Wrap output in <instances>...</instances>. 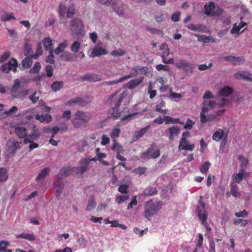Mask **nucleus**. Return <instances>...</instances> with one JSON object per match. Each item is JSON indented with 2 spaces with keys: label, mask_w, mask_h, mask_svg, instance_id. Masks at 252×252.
Here are the masks:
<instances>
[{
  "label": "nucleus",
  "mask_w": 252,
  "mask_h": 252,
  "mask_svg": "<svg viewBox=\"0 0 252 252\" xmlns=\"http://www.w3.org/2000/svg\"><path fill=\"white\" fill-rule=\"evenodd\" d=\"M127 95V93L124 91L119 94V91H116L111 96H110L106 100L107 104L111 105L114 103L115 107L110 110L111 116L114 119H117L121 117V113L119 111V107L123 100Z\"/></svg>",
  "instance_id": "obj_1"
},
{
  "label": "nucleus",
  "mask_w": 252,
  "mask_h": 252,
  "mask_svg": "<svg viewBox=\"0 0 252 252\" xmlns=\"http://www.w3.org/2000/svg\"><path fill=\"white\" fill-rule=\"evenodd\" d=\"M91 115L90 113L85 112L82 111H77L71 120L72 125L74 128H79L86 126L90 121Z\"/></svg>",
  "instance_id": "obj_2"
},
{
  "label": "nucleus",
  "mask_w": 252,
  "mask_h": 252,
  "mask_svg": "<svg viewBox=\"0 0 252 252\" xmlns=\"http://www.w3.org/2000/svg\"><path fill=\"white\" fill-rule=\"evenodd\" d=\"M216 104V102L212 100H204L203 102L202 111L200 113V122L201 123L204 124L207 122L212 121L217 118L216 115H206V114L208 112L209 109L214 108Z\"/></svg>",
  "instance_id": "obj_3"
},
{
  "label": "nucleus",
  "mask_w": 252,
  "mask_h": 252,
  "mask_svg": "<svg viewBox=\"0 0 252 252\" xmlns=\"http://www.w3.org/2000/svg\"><path fill=\"white\" fill-rule=\"evenodd\" d=\"M162 203L161 202H154L152 200L146 201L144 204V216L148 220L154 215L156 214L161 208Z\"/></svg>",
  "instance_id": "obj_4"
},
{
  "label": "nucleus",
  "mask_w": 252,
  "mask_h": 252,
  "mask_svg": "<svg viewBox=\"0 0 252 252\" xmlns=\"http://www.w3.org/2000/svg\"><path fill=\"white\" fill-rule=\"evenodd\" d=\"M199 204L197 206L196 212L201 221V223L205 226L208 231H211V228L206 222L208 217V213L205 209V204L202 201V196H200L198 201Z\"/></svg>",
  "instance_id": "obj_5"
},
{
  "label": "nucleus",
  "mask_w": 252,
  "mask_h": 252,
  "mask_svg": "<svg viewBox=\"0 0 252 252\" xmlns=\"http://www.w3.org/2000/svg\"><path fill=\"white\" fill-rule=\"evenodd\" d=\"M84 26L83 21L79 18H75L70 22V30L77 36L83 32Z\"/></svg>",
  "instance_id": "obj_6"
},
{
  "label": "nucleus",
  "mask_w": 252,
  "mask_h": 252,
  "mask_svg": "<svg viewBox=\"0 0 252 252\" xmlns=\"http://www.w3.org/2000/svg\"><path fill=\"white\" fill-rule=\"evenodd\" d=\"M160 151L155 146H151L145 152L143 153L141 155V158L144 159L156 158L159 157Z\"/></svg>",
  "instance_id": "obj_7"
},
{
  "label": "nucleus",
  "mask_w": 252,
  "mask_h": 252,
  "mask_svg": "<svg viewBox=\"0 0 252 252\" xmlns=\"http://www.w3.org/2000/svg\"><path fill=\"white\" fill-rule=\"evenodd\" d=\"M20 147V143L15 140H9L6 146V156L11 157Z\"/></svg>",
  "instance_id": "obj_8"
},
{
  "label": "nucleus",
  "mask_w": 252,
  "mask_h": 252,
  "mask_svg": "<svg viewBox=\"0 0 252 252\" xmlns=\"http://www.w3.org/2000/svg\"><path fill=\"white\" fill-rule=\"evenodd\" d=\"M17 66V61L14 58H12L7 63L3 64L0 67V69L5 73H8L10 71L16 72Z\"/></svg>",
  "instance_id": "obj_9"
},
{
  "label": "nucleus",
  "mask_w": 252,
  "mask_h": 252,
  "mask_svg": "<svg viewBox=\"0 0 252 252\" xmlns=\"http://www.w3.org/2000/svg\"><path fill=\"white\" fill-rule=\"evenodd\" d=\"M175 66L179 68L182 69L187 73L191 74L193 72L194 64L187 62L185 60H181L175 63Z\"/></svg>",
  "instance_id": "obj_10"
},
{
  "label": "nucleus",
  "mask_w": 252,
  "mask_h": 252,
  "mask_svg": "<svg viewBox=\"0 0 252 252\" xmlns=\"http://www.w3.org/2000/svg\"><path fill=\"white\" fill-rule=\"evenodd\" d=\"M194 148V144H189V141L185 139H181L178 147L179 151L182 150L192 151Z\"/></svg>",
  "instance_id": "obj_11"
},
{
  "label": "nucleus",
  "mask_w": 252,
  "mask_h": 252,
  "mask_svg": "<svg viewBox=\"0 0 252 252\" xmlns=\"http://www.w3.org/2000/svg\"><path fill=\"white\" fill-rule=\"evenodd\" d=\"M107 52L104 48H102L96 45L93 49L91 57L94 58L95 57H99L101 55L107 54Z\"/></svg>",
  "instance_id": "obj_12"
},
{
  "label": "nucleus",
  "mask_w": 252,
  "mask_h": 252,
  "mask_svg": "<svg viewBox=\"0 0 252 252\" xmlns=\"http://www.w3.org/2000/svg\"><path fill=\"white\" fill-rule=\"evenodd\" d=\"M248 176V174L244 171V169H240V172L237 174H234L232 178L233 181L235 183H240L242 180Z\"/></svg>",
  "instance_id": "obj_13"
},
{
  "label": "nucleus",
  "mask_w": 252,
  "mask_h": 252,
  "mask_svg": "<svg viewBox=\"0 0 252 252\" xmlns=\"http://www.w3.org/2000/svg\"><path fill=\"white\" fill-rule=\"evenodd\" d=\"M61 180L62 179H60L58 178V179L56 180L55 182L56 186L57 187V189L56 190V197L57 200L60 199V196L62 193L63 190L64 189V184Z\"/></svg>",
  "instance_id": "obj_14"
},
{
  "label": "nucleus",
  "mask_w": 252,
  "mask_h": 252,
  "mask_svg": "<svg viewBox=\"0 0 252 252\" xmlns=\"http://www.w3.org/2000/svg\"><path fill=\"white\" fill-rule=\"evenodd\" d=\"M112 5L113 10L117 13V14H118L119 16L123 15L125 10L124 4H119L118 0H116V2H112Z\"/></svg>",
  "instance_id": "obj_15"
},
{
  "label": "nucleus",
  "mask_w": 252,
  "mask_h": 252,
  "mask_svg": "<svg viewBox=\"0 0 252 252\" xmlns=\"http://www.w3.org/2000/svg\"><path fill=\"white\" fill-rule=\"evenodd\" d=\"M250 73L245 71H238L234 75L235 78L238 79L252 81V78L250 77Z\"/></svg>",
  "instance_id": "obj_16"
},
{
  "label": "nucleus",
  "mask_w": 252,
  "mask_h": 252,
  "mask_svg": "<svg viewBox=\"0 0 252 252\" xmlns=\"http://www.w3.org/2000/svg\"><path fill=\"white\" fill-rule=\"evenodd\" d=\"M20 88V82L19 79H15L14 81V84L11 89V94L12 98L20 97L19 94H17L16 91Z\"/></svg>",
  "instance_id": "obj_17"
},
{
  "label": "nucleus",
  "mask_w": 252,
  "mask_h": 252,
  "mask_svg": "<svg viewBox=\"0 0 252 252\" xmlns=\"http://www.w3.org/2000/svg\"><path fill=\"white\" fill-rule=\"evenodd\" d=\"M180 130V127L177 126L170 127L167 129V131L169 133V139L170 140H173L175 136L179 134Z\"/></svg>",
  "instance_id": "obj_18"
},
{
  "label": "nucleus",
  "mask_w": 252,
  "mask_h": 252,
  "mask_svg": "<svg viewBox=\"0 0 252 252\" xmlns=\"http://www.w3.org/2000/svg\"><path fill=\"white\" fill-rule=\"evenodd\" d=\"M72 171L71 168L68 166L64 167L62 168L60 170L58 175V178L60 179H62L63 178H65L69 176Z\"/></svg>",
  "instance_id": "obj_19"
},
{
  "label": "nucleus",
  "mask_w": 252,
  "mask_h": 252,
  "mask_svg": "<svg viewBox=\"0 0 252 252\" xmlns=\"http://www.w3.org/2000/svg\"><path fill=\"white\" fill-rule=\"evenodd\" d=\"M225 134L222 129L219 128L212 135V139L218 142L224 138Z\"/></svg>",
  "instance_id": "obj_20"
},
{
  "label": "nucleus",
  "mask_w": 252,
  "mask_h": 252,
  "mask_svg": "<svg viewBox=\"0 0 252 252\" xmlns=\"http://www.w3.org/2000/svg\"><path fill=\"white\" fill-rule=\"evenodd\" d=\"M17 239H24L30 241H34L36 239V236L32 233H23L16 235Z\"/></svg>",
  "instance_id": "obj_21"
},
{
  "label": "nucleus",
  "mask_w": 252,
  "mask_h": 252,
  "mask_svg": "<svg viewBox=\"0 0 252 252\" xmlns=\"http://www.w3.org/2000/svg\"><path fill=\"white\" fill-rule=\"evenodd\" d=\"M83 79L92 82L99 81L102 80V76L99 74H87L84 76Z\"/></svg>",
  "instance_id": "obj_22"
},
{
  "label": "nucleus",
  "mask_w": 252,
  "mask_h": 252,
  "mask_svg": "<svg viewBox=\"0 0 252 252\" xmlns=\"http://www.w3.org/2000/svg\"><path fill=\"white\" fill-rule=\"evenodd\" d=\"M233 92V90L231 87L226 86L220 89L218 92L219 96H227L231 94Z\"/></svg>",
  "instance_id": "obj_23"
},
{
  "label": "nucleus",
  "mask_w": 252,
  "mask_h": 252,
  "mask_svg": "<svg viewBox=\"0 0 252 252\" xmlns=\"http://www.w3.org/2000/svg\"><path fill=\"white\" fill-rule=\"evenodd\" d=\"M143 80V77H140L138 78L130 80L127 84V88L129 90H133L136 87H137L138 85H139L141 83H142Z\"/></svg>",
  "instance_id": "obj_24"
},
{
  "label": "nucleus",
  "mask_w": 252,
  "mask_h": 252,
  "mask_svg": "<svg viewBox=\"0 0 252 252\" xmlns=\"http://www.w3.org/2000/svg\"><path fill=\"white\" fill-rule=\"evenodd\" d=\"M215 7V4L213 2H210L208 4H206L205 5V14L207 15H215L216 13L213 11Z\"/></svg>",
  "instance_id": "obj_25"
},
{
  "label": "nucleus",
  "mask_w": 252,
  "mask_h": 252,
  "mask_svg": "<svg viewBox=\"0 0 252 252\" xmlns=\"http://www.w3.org/2000/svg\"><path fill=\"white\" fill-rule=\"evenodd\" d=\"M84 101L83 98L80 97H76L68 100L66 104L68 105H74L75 104H79L80 105H84Z\"/></svg>",
  "instance_id": "obj_26"
},
{
  "label": "nucleus",
  "mask_w": 252,
  "mask_h": 252,
  "mask_svg": "<svg viewBox=\"0 0 252 252\" xmlns=\"http://www.w3.org/2000/svg\"><path fill=\"white\" fill-rule=\"evenodd\" d=\"M164 121L165 122V124L166 125L168 124H181L184 125V123L181 122L179 119L178 118H173L168 116H165L164 117Z\"/></svg>",
  "instance_id": "obj_27"
},
{
  "label": "nucleus",
  "mask_w": 252,
  "mask_h": 252,
  "mask_svg": "<svg viewBox=\"0 0 252 252\" xmlns=\"http://www.w3.org/2000/svg\"><path fill=\"white\" fill-rule=\"evenodd\" d=\"M36 120H39L40 122L49 123L52 121V117L48 114H37L35 116Z\"/></svg>",
  "instance_id": "obj_28"
},
{
  "label": "nucleus",
  "mask_w": 252,
  "mask_h": 252,
  "mask_svg": "<svg viewBox=\"0 0 252 252\" xmlns=\"http://www.w3.org/2000/svg\"><path fill=\"white\" fill-rule=\"evenodd\" d=\"M50 169L49 167H46L42 169L38 174L36 178L37 181H41L45 179L46 176L49 174Z\"/></svg>",
  "instance_id": "obj_29"
},
{
  "label": "nucleus",
  "mask_w": 252,
  "mask_h": 252,
  "mask_svg": "<svg viewBox=\"0 0 252 252\" xmlns=\"http://www.w3.org/2000/svg\"><path fill=\"white\" fill-rule=\"evenodd\" d=\"M27 129L22 126L16 127L15 129V132L16 135L20 138H24L27 135Z\"/></svg>",
  "instance_id": "obj_30"
},
{
  "label": "nucleus",
  "mask_w": 252,
  "mask_h": 252,
  "mask_svg": "<svg viewBox=\"0 0 252 252\" xmlns=\"http://www.w3.org/2000/svg\"><path fill=\"white\" fill-rule=\"evenodd\" d=\"M142 69L139 66H135L132 69L131 72L128 75L123 77V80L125 81L128 78L135 77L137 75L139 72L141 71Z\"/></svg>",
  "instance_id": "obj_31"
},
{
  "label": "nucleus",
  "mask_w": 252,
  "mask_h": 252,
  "mask_svg": "<svg viewBox=\"0 0 252 252\" xmlns=\"http://www.w3.org/2000/svg\"><path fill=\"white\" fill-rule=\"evenodd\" d=\"M42 43L43 44L44 49L45 50L50 51V50L53 51V42L52 40L49 37L45 38L43 41Z\"/></svg>",
  "instance_id": "obj_32"
},
{
  "label": "nucleus",
  "mask_w": 252,
  "mask_h": 252,
  "mask_svg": "<svg viewBox=\"0 0 252 252\" xmlns=\"http://www.w3.org/2000/svg\"><path fill=\"white\" fill-rule=\"evenodd\" d=\"M68 45L67 40L63 41L62 43H60L57 48L55 50L54 52L56 55H59L61 53H63L65 48Z\"/></svg>",
  "instance_id": "obj_33"
},
{
  "label": "nucleus",
  "mask_w": 252,
  "mask_h": 252,
  "mask_svg": "<svg viewBox=\"0 0 252 252\" xmlns=\"http://www.w3.org/2000/svg\"><path fill=\"white\" fill-rule=\"evenodd\" d=\"M61 59L65 61H72L75 59V57L69 52H63L61 56Z\"/></svg>",
  "instance_id": "obj_34"
},
{
  "label": "nucleus",
  "mask_w": 252,
  "mask_h": 252,
  "mask_svg": "<svg viewBox=\"0 0 252 252\" xmlns=\"http://www.w3.org/2000/svg\"><path fill=\"white\" fill-rule=\"evenodd\" d=\"M80 163L83 164V165H82L79 168H77L78 171H77V173H80L82 175L86 171L88 164L89 163V160L84 159L83 160L81 161Z\"/></svg>",
  "instance_id": "obj_35"
},
{
  "label": "nucleus",
  "mask_w": 252,
  "mask_h": 252,
  "mask_svg": "<svg viewBox=\"0 0 252 252\" xmlns=\"http://www.w3.org/2000/svg\"><path fill=\"white\" fill-rule=\"evenodd\" d=\"M150 125L146 126L144 128H141L140 130L136 131L134 134V138L136 140L142 137L147 131L150 128Z\"/></svg>",
  "instance_id": "obj_36"
},
{
  "label": "nucleus",
  "mask_w": 252,
  "mask_h": 252,
  "mask_svg": "<svg viewBox=\"0 0 252 252\" xmlns=\"http://www.w3.org/2000/svg\"><path fill=\"white\" fill-rule=\"evenodd\" d=\"M76 13L75 6L74 4L69 5L67 9L66 17L68 18H72Z\"/></svg>",
  "instance_id": "obj_37"
},
{
  "label": "nucleus",
  "mask_w": 252,
  "mask_h": 252,
  "mask_svg": "<svg viewBox=\"0 0 252 252\" xmlns=\"http://www.w3.org/2000/svg\"><path fill=\"white\" fill-rule=\"evenodd\" d=\"M10 243L7 241H0V252H12V250L7 249Z\"/></svg>",
  "instance_id": "obj_38"
},
{
  "label": "nucleus",
  "mask_w": 252,
  "mask_h": 252,
  "mask_svg": "<svg viewBox=\"0 0 252 252\" xmlns=\"http://www.w3.org/2000/svg\"><path fill=\"white\" fill-rule=\"evenodd\" d=\"M230 192L234 197H239L240 193L238 191V186L234 183L230 184Z\"/></svg>",
  "instance_id": "obj_39"
},
{
  "label": "nucleus",
  "mask_w": 252,
  "mask_h": 252,
  "mask_svg": "<svg viewBox=\"0 0 252 252\" xmlns=\"http://www.w3.org/2000/svg\"><path fill=\"white\" fill-rule=\"evenodd\" d=\"M8 178L7 170L3 167L0 168V182H4L8 179Z\"/></svg>",
  "instance_id": "obj_40"
},
{
  "label": "nucleus",
  "mask_w": 252,
  "mask_h": 252,
  "mask_svg": "<svg viewBox=\"0 0 252 252\" xmlns=\"http://www.w3.org/2000/svg\"><path fill=\"white\" fill-rule=\"evenodd\" d=\"M63 81H55L51 85V88L54 92H57L63 88Z\"/></svg>",
  "instance_id": "obj_41"
},
{
  "label": "nucleus",
  "mask_w": 252,
  "mask_h": 252,
  "mask_svg": "<svg viewBox=\"0 0 252 252\" xmlns=\"http://www.w3.org/2000/svg\"><path fill=\"white\" fill-rule=\"evenodd\" d=\"M41 133L35 126H33V132L29 135V137L32 140H36L40 136Z\"/></svg>",
  "instance_id": "obj_42"
},
{
  "label": "nucleus",
  "mask_w": 252,
  "mask_h": 252,
  "mask_svg": "<svg viewBox=\"0 0 252 252\" xmlns=\"http://www.w3.org/2000/svg\"><path fill=\"white\" fill-rule=\"evenodd\" d=\"M67 7L64 5L60 4L59 6V15L60 18H64L67 12Z\"/></svg>",
  "instance_id": "obj_43"
},
{
  "label": "nucleus",
  "mask_w": 252,
  "mask_h": 252,
  "mask_svg": "<svg viewBox=\"0 0 252 252\" xmlns=\"http://www.w3.org/2000/svg\"><path fill=\"white\" fill-rule=\"evenodd\" d=\"M129 197L128 194H125L122 195H119L116 197L115 200L119 204H121L124 202L126 201Z\"/></svg>",
  "instance_id": "obj_44"
},
{
  "label": "nucleus",
  "mask_w": 252,
  "mask_h": 252,
  "mask_svg": "<svg viewBox=\"0 0 252 252\" xmlns=\"http://www.w3.org/2000/svg\"><path fill=\"white\" fill-rule=\"evenodd\" d=\"M95 206H96V203L95 201V199H94V197L93 196L90 199V200L89 201V203L87 206L86 210L88 211H91L94 208Z\"/></svg>",
  "instance_id": "obj_45"
},
{
  "label": "nucleus",
  "mask_w": 252,
  "mask_h": 252,
  "mask_svg": "<svg viewBox=\"0 0 252 252\" xmlns=\"http://www.w3.org/2000/svg\"><path fill=\"white\" fill-rule=\"evenodd\" d=\"M42 54V48L41 43H38L37 45L36 53L32 55V58L36 59Z\"/></svg>",
  "instance_id": "obj_46"
},
{
  "label": "nucleus",
  "mask_w": 252,
  "mask_h": 252,
  "mask_svg": "<svg viewBox=\"0 0 252 252\" xmlns=\"http://www.w3.org/2000/svg\"><path fill=\"white\" fill-rule=\"evenodd\" d=\"M211 165V163L209 161H206V162H204L201 165V166L200 167V172L203 174L206 173L208 171Z\"/></svg>",
  "instance_id": "obj_47"
},
{
  "label": "nucleus",
  "mask_w": 252,
  "mask_h": 252,
  "mask_svg": "<svg viewBox=\"0 0 252 252\" xmlns=\"http://www.w3.org/2000/svg\"><path fill=\"white\" fill-rule=\"evenodd\" d=\"M22 63L25 68H29L32 66V62L30 58L28 57L23 59Z\"/></svg>",
  "instance_id": "obj_48"
},
{
  "label": "nucleus",
  "mask_w": 252,
  "mask_h": 252,
  "mask_svg": "<svg viewBox=\"0 0 252 252\" xmlns=\"http://www.w3.org/2000/svg\"><path fill=\"white\" fill-rule=\"evenodd\" d=\"M41 69V65L39 62H36L33 66L29 70L30 73H37Z\"/></svg>",
  "instance_id": "obj_49"
},
{
  "label": "nucleus",
  "mask_w": 252,
  "mask_h": 252,
  "mask_svg": "<svg viewBox=\"0 0 252 252\" xmlns=\"http://www.w3.org/2000/svg\"><path fill=\"white\" fill-rule=\"evenodd\" d=\"M80 46L81 44L80 42L78 41H75L71 45L70 49L71 51L77 53L80 48Z\"/></svg>",
  "instance_id": "obj_50"
},
{
  "label": "nucleus",
  "mask_w": 252,
  "mask_h": 252,
  "mask_svg": "<svg viewBox=\"0 0 252 252\" xmlns=\"http://www.w3.org/2000/svg\"><path fill=\"white\" fill-rule=\"evenodd\" d=\"M148 92L150 94V98L153 99L157 94V91L155 90H153V86L151 83H150L148 85Z\"/></svg>",
  "instance_id": "obj_51"
},
{
  "label": "nucleus",
  "mask_w": 252,
  "mask_h": 252,
  "mask_svg": "<svg viewBox=\"0 0 252 252\" xmlns=\"http://www.w3.org/2000/svg\"><path fill=\"white\" fill-rule=\"evenodd\" d=\"M120 132L121 130L119 128H115L112 129L110 135L112 138H116L119 136Z\"/></svg>",
  "instance_id": "obj_52"
},
{
  "label": "nucleus",
  "mask_w": 252,
  "mask_h": 252,
  "mask_svg": "<svg viewBox=\"0 0 252 252\" xmlns=\"http://www.w3.org/2000/svg\"><path fill=\"white\" fill-rule=\"evenodd\" d=\"M128 188H129L128 185H126V184H122L119 186L118 190L120 192L126 194H128L127 193V189H128Z\"/></svg>",
  "instance_id": "obj_53"
},
{
  "label": "nucleus",
  "mask_w": 252,
  "mask_h": 252,
  "mask_svg": "<svg viewBox=\"0 0 252 252\" xmlns=\"http://www.w3.org/2000/svg\"><path fill=\"white\" fill-rule=\"evenodd\" d=\"M126 54V51L123 49H119L111 52V54L113 56H122Z\"/></svg>",
  "instance_id": "obj_54"
},
{
  "label": "nucleus",
  "mask_w": 252,
  "mask_h": 252,
  "mask_svg": "<svg viewBox=\"0 0 252 252\" xmlns=\"http://www.w3.org/2000/svg\"><path fill=\"white\" fill-rule=\"evenodd\" d=\"M15 17L13 16V13H6L5 16L1 18V21H8L12 19H15Z\"/></svg>",
  "instance_id": "obj_55"
},
{
  "label": "nucleus",
  "mask_w": 252,
  "mask_h": 252,
  "mask_svg": "<svg viewBox=\"0 0 252 252\" xmlns=\"http://www.w3.org/2000/svg\"><path fill=\"white\" fill-rule=\"evenodd\" d=\"M238 159L241 161V163L240 165V169H244V167L248 163V160L243 156L239 155L238 156Z\"/></svg>",
  "instance_id": "obj_56"
},
{
  "label": "nucleus",
  "mask_w": 252,
  "mask_h": 252,
  "mask_svg": "<svg viewBox=\"0 0 252 252\" xmlns=\"http://www.w3.org/2000/svg\"><path fill=\"white\" fill-rule=\"evenodd\" d=\"M49 52V55L46 57V62L47 63H55V60H54V56L53 55V51L50 50Z\"/></svg>",
  "instance_id": "obj_57"
},
{
  "label": "nucleus",
  "mask_w": 252,
  "mask_h": 252,
  "mask_svg": "<svg viewBox=\"0 0 252 252\" xmlns=\"http://www.w3.org/2000/svg\"><path fill=\"white\" fill-rule=\"evenodd\" d=\"M233 223L235 225L241 224V226H245L248 223V220H243L241 219H237L234 220Z\"/></svg>",
  "instance_id": "obj_58"
},
{
  "label": "nucleus",
  "mask_w": 252,
  "mask_h": 252,
  "mask_svg": "<svg viewBox=\"0 0 252 252\" xmlns=\"http://www.w3.org/2000/svg\"><path fill=\"white\" fill-rule=\"evenodd\" d=\"M194 124V122H193L191 120L188 119L187 121L186 124L184 126V128L186 129H190L192 128Z\"/></svg>",
  "instance_id": "obj_59"
},
{
  "label": "nucleus",
  "mask_w": 252,
  "mask_h": 252,
  "mask_svg": "<svg viewBox=\"0 0 252 252\" xmlns=\"http://www.w3.org/2000/svg\"><path fill=\"white\" fill-rule=\"evenodd\" d=\"M113 142L114 143L112 147V150L119 153V152L122 150L121 146L116 142V140L115 139L113 140Z\"/></svg>",
  "instance_id": "obj_60"
},
{
  "label": "nucleus",
  "mask_w": 252,
  "mask_h": 252,
  "mask_svg": "<svg viewBox=\"0 0 252 252\" xmlns=\"http://www.w3.org/2000/svg\"><path fill=\"white\" fill-rule=\"evenodd\" d=\"M45 71L46 72L47 76L48 77H51L53 76V69L51 65H47L45 68Z\"/></svg>",
  "instance_id": "obj_61"
},
{
  "label": "nucleus",
  "mask_w": 252,
  "mask_h": 252,
  "mask_svg": "<svg viewBox=\"0 0 252 252\" xmlns=\"http://www.w3.org/2000/svg\"><path fill=\"white\" fill-rule=\"evenodd\" d=\"M137 197L136 196H133L130 202L128 204L127 209L128 210L132 209L133 205H136L137 204Z\"/></svg>",
  "instance_id": "obj_62"
},
{
  "label": "nucleus",
  "mask_w": 252,
  "mask_h": 252,
  "mask_svg": "<svg viewBox=\"0 0 252 252\" xmlns=\"http://www.w3.org/2000/svg\"><path fill=\"white\" fill-rule=\"evenodd\" d=\"M156 69L158 71L161 70L164 71H169L170 68L168 65L159 64L156 66Z\"/></svg>",
  "instance_id": "obj_63"
},
{
  "label": "nucleus",
  "mask_w": 252,
  "mask_h": 252,
  "mask_svg": "<svg viewBox=\"0 0 252 252\" xmlns=\"http://www.w3.org/2000/svg\"><path fill=\"white\" fill-rule=\"evenodd\" d=\"M198 41H202L204 43H208L210 41V38L204 35L198 36Z\"/></svg>",
  "instance_id": "obj_64"
}]
</instances>
